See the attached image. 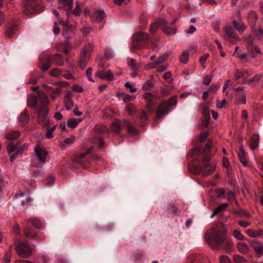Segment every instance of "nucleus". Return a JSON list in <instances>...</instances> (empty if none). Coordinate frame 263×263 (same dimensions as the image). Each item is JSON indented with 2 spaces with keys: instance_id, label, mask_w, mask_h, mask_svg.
I'll use <instances>...</instances> for the list:
<instances>
[{
  "instance_id": "60",
  "label": "nucleus",
  "mask_w": 263,
  "mask_h": 263,
  "mask_svg": "<svg viewBox=\"0 0 263 263\" xmlns=\"http://www.w3.org/2000/svg\"><path fill=\"white\" fill-rule=\"evenodd\" d=\"M172 89H173V87H172L171 88H166V87L162 88L160 90L161 93L165 96H168V95L170 94Z\"/></svg>"
},
{
  "instance_id": "28",
  "label": "nucleus",
  "mask_w": 263,
  "mask_h": 263,
  "mask_svg": "<svg viewBox=\"0 0 263 263\" xmlns=\"http://www.w3.org/2000/svg\"><path fill=\"white\" fill-rule=\"evenodd\" d=\"M51 56V60H52L54 64L58 66H60L63 65L64 61L61 55L59 54H55L53 55H50Z\"/></svg>"
},
{
  "instance_id": "10",
  "label": "nucleus",
  "mask_w": 263,
  "mask_h": 263,
  "mask_svg": "<svg viewBox=\"0 0 263 263\" xmlns=\"http://www.w3.org/2000/svg\"><path fill=\"white\" fill-rule=\"evenodd\" d=\"M170 112V110H168L165 103L162 102L159 105L157 108L156 118L157 119L162 118L167 115Z\"/></svg>"
},
{
  "instance_id": "30",
  "label": "nucleus",
  "mask_w": 263,
  "mask_h": 263,
  "mask_svg": "<svg viewBox=\"0 0 263 263\" xmlns=\"http://www.w3.org/2000/svg\"><path fill=\"white\" fill-rule=\"evenodd\" d=\"M228 206V203H222L221 204L218 205L217 208L213 211L212 215L211 216V218L214 217V216L218 214L219 212H222L224 211L226 208Z\"/></svg>"
},
{
  "instance_id": "52",
  "label": "nucleus",
  "mask_w": 263,
  "mask_h": 263,
  "mask_svg": "<svg viewBox=\"0 0 263 263\" xmlns=\"http://www.w3.org/2000/svg\"><path fill=\"white\" fill-rule=\"evenodd\" d=\"M50 75L53 77H58L62 75L61 70L57 68H53L50 70Z\"/></svg>"
},
{
  "instance_id": "26",
  "label": "nucleus",
  "mask_w": 263,
  "mask_h": 263,
  "mask_svg": "<svg viewBox=\"0 0 263 263\" xmlns=\"http://www.w3.org/2000/svg\"><path fill=\"white\" fill-rule=\"evenodd\" d=\"M236 248L238 251L241 254H246L249 250V248L247 244L244 242H238L236 244Z\"/></svg>"
},
{
  "instance_id": "37",
  "label": "nucleus",
  "mask_w": 263,
  "mask_h": 263,
  "mask_svg": "<svg viewBox=\"0 0 263 263\" xmlns=\"http://www.w3.org/2000/svg\"><path fill=\"white\" fill-rule=\"evenodd\" d=\"M211 145L212 141L208 140L203 151V158H204L205 156H210Z\"/></svg>"
},
{
  "instance_id": "38",
  "label": "nucleus",
  "mask_w": 263,
  "mask_h": 263,
  "mask_svg": "<svg viewBox=\"0 0 263 263\" xmlns=\"http://www.w3.org/2000/svg\"><path fill=\"white\" fill-rule=\"evenodd\" d=\"M168 211L172 215H174L176 213L179 212V209L176 206L174 203H170L167 205Z\"/></svg>"
},
{
  "instance_id": "36",
  "label": "nucleus",
  "mask_w": 263,
  "mask_h": 263,
  "mask_svg": "<svg viewBox=\"0 0 263 263\" xmlns=\"http://www.w3.org/2000/svg\"><path fill=\"white\" fill-rule=\"evenodd\" d=\"M39 101L40 102L43 106H45L47 105L49 103V100L47 95L45 93H42L38 97Z\"/></svg>"
},
{
  "instance_id": "8",
  "label": "nucleus",
  "mask_w": 263,
  "mask_h": 263,
  "mask_svg": "<svg viewBox=\"0 0 263 263\" xmlns=\"http://www.w3.org/2000/svg\"><path fill=\"white\" fill-rule=\"evenodd\" d=\"M91 152V148H88L85 153H81L76 156L74 158L76 162L83 167L86 166L90 161V154Z\"/></svg>"
},
{
  "instance_id": "19",
  "label": "nucleus",
  "mask_w": 263,
  "mask_h": 263,
  "mask_svg": "<svg viewBox=\"0 0 263 263\" xmlns=\"http://www.w3.org/2000/svg\"><path fill=\"white\" fill-rule=\"evenodd\" d=\"M21 142V140L17 141L16 144H14L13 142H9L7 145V151L8 154L9 155H11V154L13 152H17V150L20 148V143Z\"/></svg>"
},
{
  "instance_id": "12",
  "label": "nucleus",
  "mask_w": 263,
  "mask_h": 263,
  "mask_svg": "<svg viewBox=\"0 0 263 263\" xmlns=\"http://www.w3.org/2000/svg\"><path fill=\"white\" fill-rule=\"evenodd\" d=\"M159 25L162 27V29L163 32L167 35L174 34L176 32V29L172 27L168 26V23L164 19L159 21Z\"/></svg>"
},
{
  "instance_id": "4",
  "label": "nucleus",
  "mask_w": 263,
  "mask_h": 263,
  "mask_svg": "<svg viewBox=\"0 0 263 263\" xmlns=\"http://www.w3.org/2000/svg\"><path fill=\"white\" fill-rule=\"evenodd\" d=\"M93 49V46L91 44L85 45L82 49L80 58L79 67L81 69H84L88 62L92 51Z\"/></svg>"
},
{
  "instance_id": "32",
  "label": "nucleus",
  "mask_w": 263,
  "mask_h": 263,
  "mask_svg": "<svg viewBox=\"0 0 263 263\" xmlns=\"http://www.w3.org/2000/svg\"><path fill=\"white\" fill-rule=\"evenodd\" d=\"M124 123L125 125V128H127V130L128 133L133 135L138 134L137 130L133 126L130 125V123L127 120H124Z\"/></svg>"
},
{
  "instance_id": "2",
  "label": "nucleus",
  "mask_w": 263,
  "mask_h": 263,
  "mask_svg": "<svg viewBox=\"0 0 263 263\" xmlns=\"http://www.w3.org/2000/svg\"><path fill=\"white\" fill-rule=\"evenodd\" d=\"M210 156H205L200 164H192L188 166L189 170L194 174L202 173L204 176H208L212 174L215 170V164L210 162Z\"/></svg>"
},
{
  "instance_id": "22",
  "label": "nucleus",
  "mask_w": 263,
  "mask_h": 263,
  "mask_svg": "<svg viewBox=\"0 0 263 263\" xmlns=\"http://www.w3.org/2000/svg\"><path fill=\"white\" fill-rule=\"evenodd\" d=\"M71 93L70 92H68L65 96L64 98V101L66 108V109L70 110L72 109L73 106V103L71 99Z\"/></svg>"
},
{
  "instance_id": "64",
  "label": "nucleus",
  "mask_w": 263,
  "mask_h": 263,
  "mask_svg": "<svg viewBox=\"0 0 263 263\" xmlns=\"http://www.w3.org/2000/svg\"><path fill=\"white\" fill-rule=\"evenodd\" d=\"M220 263H231V260L227 255H222L219 258Z\"/></svg>"
},
{
  "instance_id": "20",
  "label": "nucleus",
  "mask_w": 263,
  "mask_h": 263,
  "mask_svg": "<svg viewBox=\"0 0 263 263\" xmlns=\"http://www.w3.org/2000/svg\"><path fill=\"white\" fill-rule=\"evenodd\" d=\"M51 56H48L44 61L40 62V67L41 70L44 72L48 69L51 66Z\"/></svg>"
},
{
  "instance_id": "61",
  "label": "nucleus",
  "mask_w": 263,
  "mask_h": 263,
  "mask_svg": "<svg viewBox=\"0 0 263 263\" xmlns=\"http://www.w3.org/2000/svg\"><path fill=\"white\" fill-rule=\"evenodd\" d=\"M72 13L76 16H80L81 13V10L78 3H76L75 8L72 10Z\"/></svg>"
},
{
  "instance_id": "45",
  "label": "nucleus",
  "mask_w": 263,
  "mask_h": 263,
  "mask_svg": "<svg viewBox=\"0 0 263 263\" xmlns=\"http://www.w3.org/2000/svg\"><path fill=\"white\" fill-rule=\"evenodd\" d=\"M262 78L261 74H256L252 79H250L247 81H246V83L249 85L252 84L253 83H257Z\"/></svg>"
},
{
  "instance_id": "7",
  "label": "nucleus",
  "mask_w": 263,
  "mask_h": 263,
  "mask_svg": "<svg viewBox=\"0 0 263 263\" xmlns=\"http://www.w3.org/2000/svg\"><path fill=\"white\" fill-rule=\"evenodd\" d=\"M15 250L18 255L23 257H28L32 254V251L27 242H19L15 245Z\"/></svg>"
},
{
  "instance_id": "1",
  "label": "nucleus",
  "mask_w": 263,
  "mask_h": 263,
  "mask_svg": "<svg viewBox=\"0 0 263 263\" xmlns=\"http://www.w3.org/2000/svg\"><path fill=\"white\" fill-rule=\"evenodd\" d=\"M227 229L223 225L217 226L208 230L205 233V240L209 246L213 250L219 249L226 242L231 245V241L226 237Z\"/></svg>"
},
{
  "instance_id": "40",
  "label": "nucleus",
  "mask_w": 263,
  "mask_h": 263,
  "mask_svg": "<svg viewBox=\"0 0 263 263\" xmlns=\"http://www.w3.org/2000/svg\"><path fill=\"white\" fill-rule=\"evenodd\" d=\"M226 33L230 37L235 38L236 34L233 28L229 25L225 27Z\"/></svg>"
},
{
  "instance_id": "18",
  "label": "nucleus",
  "mask_w": 263,
  "mask_h": 263,
  "mask_svg": "<svg viewBox=\"0 0 263 263\" xmlns=\"http://www.w3.org/2000/svg\"><path fill=\"white\" fill-rule=\"evenodd\" d=\"M105 17V14L103 11H97L93 13L91 16V19L93 22H100Z\"/></svg>"
},
{
  "instance_id": "59",
  "label": "nucleus",
  "mask_w": 263,
  "mask_h": 263,
  "mask_svg": "<svg viewBox=\"0 0 263 263\" xmlns=\"http://www.w3.org/2000/svg\"><path fill=\"white\" fill-rule=\"evenodd\" d=\"M15 26L13 25L11 26L7 29L6 33L8 37H10L12 35L14 30H15Z\"/></svg>"
},
{
  "instance_id": "43",
  "label": "nucleus",
  "mask_w": 263,
  "mask_h": 263,
  "mask_svg": "<svg viewBox=\"0 0 263 263\" xmlns=\"http://www.w3.org/2000/svg\"><path fill=\"white\" fill-rule=\"evenodd\" d=\"M233 261L235 263H247L246 258L239 255H234L233 256Z\"/></svg>"
},
{
  "instance_id": "21",
  "label": "nucleus",
  "mask_w": 263,
  "mask_h": 263,
  "mask_svg": "<svg viewBox=\"0 0 263 263\" xmlns=\"http://www.w3.org/2000/svg\"><path fill=\"white\" fill-rule=\"evenodd\" d=\"M59 4L62 5L64 9L67 11V14L70 12L73 4V0H58Z\"/></svg>"
},
{
  "instance_id": "51",
  "label": "nucleus",
  "mask_w": 263,
  "mask_h": 263,
  "mask_svg": "<svg viewBox=\"0 0 263 263\" xmlns=\"http://www.w3.org/2000/svg\"><path fill=\"white\" fill-rule=\"evenodd\" d=\"M167 59V55L163 54L160 55L155 61V64L159 65L161 63H164Z\"/></svg>"
},
{
  "instance_id": "14",
  "label": "nucleus",
  "mask_w": 263,
  "mask_h": 263,
  "mask_svg": "<svg viewBox=\"0 0 263 263\" xmlns=\"http://www.w3.org/2000/svg\"><path fill=\"white\" fill-rule=\"evenodd\" d=\"M247 235L251 238H258L263 237V230L261 229H248L245 231Z\"/></svg>"
},
{
  "instance_id": "5",
  "label": "nucleus",
  "mask_w": 263,
  "mask_h": 263,
  "mask_svg": "<svg viewBox=\"0 0 263 263\" xmlns=\"http://www.w3.org/2000/svg\"><path fill=\"white\" fill-rule=\"evenodd\" d=\"M148 40V35L146 33L141 32L135 34L132 39V48L135 49H140Z\"/></svg>"
},
{
  "instance_id": "39",
  "label": "nucleus",
  "mask_w": 263,
  "mask_h": 263,
  "mask_svg": "<svg viewBox=\"0 0 263 263\" xmlns=\"http://www.w3.org/2000/svg\"><path fill=\"white\" fill-rule=\"evenodd\" d=\"M25 235L28 238H35L36 236V232H34L30 228H26L24 231Z\"/></svg>"
},
{
  "instance_id": "41",
  "label": "nucleus",
  "mask_w": 263,
  "mask_h": 263,
  "mask_svg": "<svg viewBox=\"0 0 263 263\" xmlns=\"http://www.w3.org/2000/svg\"><path fill=\"white\" fill-rule=\"evenodd\" d=\"M28 222L37 229H39L41 227V221L39 219H35V218H30L28 220Z\"/></svg>"
},
{
  "instance_id": "50",
  "label": "nucleus",
  "mask_w": 263,
  "mask_h": 263,
  "mask_svg": "<svg viewBox=\"0 0 263 263\" xmlns=\"http://www.w3.org/2000/svg\"><path fill=\"white\" fill-rule=\"evenodd\" d=\"M143 97L144 98L147 102L153 101L154 99H156L157 98L156 97L153 95L151 93L149 92H145L143 95Z\"/></svg>"
},
{
  "instance_id": "27",
  "label": "nucleus",
  "mask_w": 263,
  "mask_h": 263,
  "mask_svg": "<svg viewBox=\"0 0 263 263\" xmlns=\"http://www.w3.org/2000/svg\"><path fill=\"white\" fill-rule=\"evenodd\" d=\"M82 121V119L80 118H70L67 120V125L70 128H74Z\"/></svg>"
},
{
  "instance_id": "53",
  "label": "nucleus",
  "mask_w": 263,
  "mask_h": 263,
  "mask_svg": "<svg viewBox=\"0 0 263 263\" xmlns=\"http://www.w3.org/2000/svg\"><path fill=\"white\" fill-rule=\"evenodd\" d=\"M202 112L205 118V119L209 120L210 118V115L209 107L205 106H203L202 107Z\"/></svg>"
},
{
  "instance_id": "48",
  "label": "nucleus",
  "mask_w": 263,
  "mask_h": 263,
  "mask_svg": "<svg viewBox=\"0 0 263 263\" xmlns=\"http://www.w3.org/2000/svg\"><path fill=\"white\" fill-rule=\"evenodd\" d=\"M29 119V114L27 110H25L21 114L20 117V121L22 123H24Z\"/></svg>"
},
{
  "instance_id": "35",
  "label": "nucleus",
  "mask_w": 263,
  "mask_h": 263,
  "mask_svg": "<svg viewBox=\"0 0 263 263\" xmlns=\"http://www.w3.org/2000/svg\"><path fill=\"white\" fill-rule=\"evenodd\" d=\"M177 103V96L174 95L171 97L165 103L166 105L168 107L176 106Z\"/></svg>"
},
{
  "instance_id": "63",
  "label": "nucleus",
  "mask_w": 263,
  "mask_h": 263,
  "mask_svg": "<svg viewBox=\"0 0 263 263\" xmlns=\"http://www.w3.org/2000/svg\"><path fill=\"white\" fill-rule=\"evenodd\" d=\"M28 147V144L27 143H24L21 145V142L20 143V148L17 150V152L21 154L24 151L27 150Z\"/></svg>"
},
{
  "instance_id": "11",
  "label": "nucleus",
  "mask_w": 263,
  "mask_h": 263,
  "mask_svg": "<svg viewBox=\"0 0 263 263\" xmlns=\"http://www.w3.org/2000/svg\"><path fill=\"white\" fill-rule=\"evenodd\" d=\"M192 263H210L208 257L202 254H194L189 258Z\"/></svg>"
},
{
  "instance_id": "31",
  "label": "nucleus",
  "mask_w": 263,
  "mask_h": 263,
  "mask_svg": "<svg viewBox=\"0 0 263 263\" xmlns=\"http://www.w3.org/2000/svg\"><path fill=\"white\" fill-rule=\"evenodd\" d=\"M259 142V137L258 135L254 134L251 140V148L252 150L258 147Z\"/></svg>"
},
{
  "instance_id": "46",
  "label": "nucleus",
  "mask_w": 263,
  "mask_h": 263,
  "mask_svg": "<svg viewBox=\"0 0 263 263\" xmlns=\"http://www.w3.org/2000/svg\"><path fill=\"white\" fill-rule=\"evenodd\" d=\"M189 53L188 52H183L179 58V61L183 64H186L188 62Z\"/></svg>"
},
{
  "instance_id": "33",
  "label": "nucleus",
  "mask_w": 263,
  "mask_h": 263,
  "mask_svg": "<svg viewBox=\"0 0 263 263\" xmlns=\"http://www.w3.org/2000/svg\"><path fill=\"white\" fill-rule=\"evenodd\" d=\"M233 27L239 32H242L246 29V26L242 23H238L236 21H233Z\"/></svg>"
},
{
  "instance_id": "55",
  "label": "nucleus",
  "mask_w": 263,
  "mask_h": 263,
  "mask_svg": "<svg viewBox=\"0 0 263 263\" xmlns=\"http://www.w3.org/2000/svg\"><path fill=\"white\" fill-rule=\"evenodd\" d=\"M91 27L88 25H85L81 29V32L85 35L89 34L91 31Z\"/></svg>"
},
{
  "instance_id": "3",
  "label": "nucleus",
  "mask_w": 263,
  "mask_h": 263,
  "mask_svg": "<svg viewBox=\"0 0 263 263\" xmlns=\"http://www.w3.org/2000/svg\"><path fill=\"white\" fill-rule=\"evenodd\" d=\"M44 11L40 0H26L24 4V13L28 16Z\"/></svg>"
},
{
  "instance_id": "23",
  "label": "nucleus",
  "mask_w": 263,
  "mask_h": 263,
  "mask_svg": "<svg viewBox=\"0 0 263 263\" xmlns=\"http://www.w3.org/2000/svg\"><path fill=\"white\" fill-rule=\"evenodd\" d=\"M239 159L240 162L244 166H247L248 164L247 159L246 157V153L243 146L240 147V152L238 154Z\"/></svg>"
},
{
  "instance_id": "6",
  "label": "nucleus",
  "mask_w": 263,
  "mask_h": 263,
  "mask_svg": "<svg viewBox=\"0 0 263 263\" xmlns=\"http://www.w3.org/2000/svg\"><path fill=\"white\" fill-rule=\"evenodd\" d=\"M34 151L39 161V163L34 164V165L37 167H42L47 161V156L48 155V152L44 147L39 145L35 146Z\"/></svg>"
},
{
  "instance_id": "17",
  "label": "nucleus",
  "mask_w": 263,
  "mask_h": 263,
  "mask_svg": "<svg viewBox=\"0 0 263 263\" xmlns=\"http://www.w3.org/2000/svg\"><path fill=\"white\" fill-rule=\"evenodd\" d=\"M250 245L256 253L261 254L262 252L263 246L260 242L253 240L250 241Z\"/></svg>"
},
{
  "instance_id": "62",
  "label": "nucleus",
  "mask_w": 263,
  "mask_h": 263,
  "mask_svg": "<svg viewBox=\"0 0 263 263\" xmlns=\"http://www.w3.org/2000/svg\"><path fill=\"white\" fill-rule=\"evenodd\" d=\"M158 26H160L159 25V22L157 23H153L151 24V27H150V31L152 33H154L156 32V31L157 30V29H158Z\"/></svg>"
},
{
  "instance_id": "44",
  "label": "nucleus",
  "mask_w": 263,
  "mask_h": 263,
  "mask_svg": "<svg viewBox=\"0 0 263 263\" xmlns=\"http://www.w3.org/2000/svg\"><path fill=\"white\" fill-rule=\"evenodd\" d=\"M233 237L239 240H244V236L241 233L240 231L238 230H234L232 232Z\"/></svg>"
},
{
  "instance_id": "24",
  "label": "nucleus",
  "mask_w": 263,
  "mask_h": 263,
  "mask_svg": "<svg viewBox=\"0 0 263 263\" xmlns=\"http://www.w3.org/2000/svg\"><path fill=\"white\" fill-rule=\"evenodd\" d=\"M95 132L98 134H106L108 136L109 131L107 126L103 125H99L95 127Z\"/></svg>"
},
{
  "instance_id": "15",
  "label": "nucleus",
  "mask_w": 263,
  "mask_h": 263,
  "mask_svg": "<svg viewBox=\"0 0 263 263\" xmlns=\"http://www.w3.org/2000/svg\"><path fill=\"white\" fill-rule=\"evenodd\" d=\"M251 74L247 70L240 71L239 69H237L234 70V79L235 80H237L241 78H242L244 80H246Z\"/></svg>"
},
{
  "instance_id": "9",
  "label": "nucleus",
  "mask_w": 263,
  "mask_h": 263,
  "mask_svg": "<svg viewBox=\"0 0 263 263\" xmlns=\"http://www.w3.org/2000/svg\"><path fill=\"white\" fill-rule=\"evenodd\" d=\"M60 23L65 26L63 30L62 34L63 36L68 40L74 35L75 27L74 26H69L67 22L60 21Z\"/></svg>"
},
{
  "instance_id": "58",
  "label": "nucleus",
  "mask_w": 263,
  "mask_h": 263,
  "mask_svg": "<svg viewBox=\"0 0 263 263\" xmlns=\"http://www.w3.org/2000/svg\"><path fill=\"white\" fill-rule=\"evenodd\" d=\"M62 89L60 88H57L52 90L50 96L52 99H55L57 96L61 95Z\"/></svg>"
},
{
  "instance_id": "54",
  "label": "nucleus",
  "mask_w": 263,
  "mask_h": 263,
  "mask_svg": "<svg viewBox=\"0 0 263 263\" xmlns=\"http://www.w3.org/2000/svg\"><path fill=\"white\" fill-rule=\"evenodd\" d=\"M154 86V83L152 80H148L143 86L142 89L145 90L149 89Z\"/></svg>"
},
{
  "instance_id": "57",
  "label": "nucleus",
  "mask_w": 263,
  "mask_h": 263,
  "mask_svg": "<svg viewBox=\"0 0 263 263\" xmlns=\"http://www.w3.org/2000/svg\"><path fill=\"white\" fill-rule=\"evenodd\" d=\"M123 100L124 102H128L131 100H133L136 98L135 96H130L128 94L122 93Z\"/></svg>"
},
{
  "instance_id": "49",
  "label": "nucleus",
  "mask_w": 263,
  "mask_h": 263,
  "mask_svg": "<svg viewBox=\"0 0 263 263\" xmlns=\"http://www.w3.org/2000/svg\"><path fill=\"white\" fill-rule=\"evenodd\" d=\"M154 103L153 101L147 102L145 106V111L147 114H151L154 110Z\"/></svg>"
},
{
  "instance_id": "56",
  "label": "nucleus",
  "mask_w": 263,
  "mask_h": 263,
  "mask_svg": "<svg viewBox=\"0 0 263 263\" xmlns=\"http://www.w3.org/2000/svg\"><path fill=\"white\" fill-rule=\"evenodd\" d=\"M75 139L76 138L74 136H71L69 138H67L64 140V141L61 143V144L62 145L65 144L70 145L74 142Z\"/></svg>"
},
{
  "instance_id": "34",
  "label": "nucleus",
  "mask_w": 263,
  "mask_h": 263,
  "mask_svg": "<svg viewBox=\"0 0 263 263\" xmlns=\"http://www.w3.org/2000/svg\"><path fill=\"white\" fill-rule=\"evenodd\" d=\"M37 104V99L34 95H30L27 100V105L29 107L35 108Z\"/></svg>"
},
{
  "instance_id": "47",
  "label": "nucleus",
  "mask_w": 263,
  "mask_h": 263,
  "mask_svg": "<svg viewBox=\"0 0 263 263\" xmlns=\"http://www.w3.org/2000/svg\"><path fill=\"white\" fill-rule=\"evenodd\" d=\"M48 113V109L45 106L41 107L38 110V116L41 117H46Z\"/></svg>"
},
{
  "instance_id": "16",
  "label": "nucleus",
  "mask_w": 263,
  "mask_h": 263,
  "mask_svg": "<svg viewBox=\"0 0 263 263\" xmlns=\"http://www.w3.org/2000/svg\"><path fill=\"white\" fill-rule=\"evenodd\" d=\"M96 76L101 79H106L108 80L112 79L114 77L111 71L105 70L98 71L96 73Z\"/></svg>"
},
{
  "instance_id": "29",
  "label": "nucleus",
  "mask_w": 263,
  "mask_h": 263,
  "mask_svg": "<svg viewBox=\"0 0 263 263\" xmlns=\"http://www.w3.org/2000/svg\"><path fill=\"white\" fill-rule=\"evenodd\" d=\"M20 136V133L17 130H13L7 132L5 134V138L9 140H15Z\"/></svg>"
},
{
  "instance_id": "25",
  "label": "nucleus",
  "mask_w": 263,
  "mask_h": 263,
  "mask_svg": "<svg viewBox=\"0 0 263 263\" xmlns=\"http://www.w3.org/2000/svg\"><path fill=\"white\" fill-rule=\"evenodd\" d=\"M137 118L139 119V125L141 126H143L145 123V122L147 121L148 119V116L146 112L144 110H142L139 114L136 115Z\"/></svg>"
},
{
  "instance_id": "13",
  "label": "nucleus",
  "mask_w": 263,
  "mask_h": 263,
  "mask_svg": "<svg viewBox=\"0 0 263 263\" xmlns=\"http://www.w3.org/2000/svg\"><path fill=\"white\" fill-rule=\"evenodd\" d=\"M122 128H125L124 121L122 122L119 119L115 120L110 125L111 130L116 133H118Z\"/></svg>"
},
{
  "instance_id": "42",
  "label": "nucleus",
  "mask_w": 263,
  "mask_h": 263,
  "mask_svg": "<svg viewBox=\"0 0 263 263\" xmlns=\"http://www.w3.org/2000/svg\"><path fill=\"white\" fill-rule=\"evenodd\" d=\"M249 21L252 24H255L257 20L256 13L254 11H250L248 14Z\"/></svg>"
}]
</instances>
